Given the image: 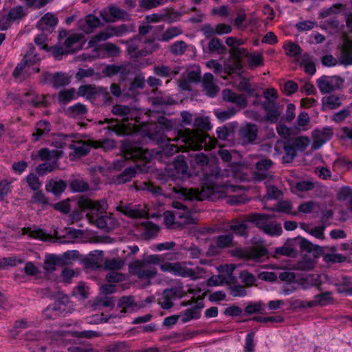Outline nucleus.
<instances>
[{"instance_id": "obj_6", "label": "nucleus", "mask_w": 352, "mask_h": 352, "mask_svg": "<svg viewBox=\"0 0 352 352\" xmlns=\"http://www.w3.org/2000/svg\"><path fill=\"white\" fill-rule=\"evenodd\" d=\"M333 135L331 128L324 127L322 129H315L312 131V137L314 138L313 148L318 149L320 148L324 143L329 141Z\"/></svg>"}, {"instance_id": "obj_46", "label": "nucleus", "mask_w": 352, "mask_h": 352, "mask_svg": "<svg viewBox=\"0 0 352 352\" xmlns=\"http://www.w3.org/2000/svg\"><path fill=\"white\" fill-rule=\"evenodd\" d=\"M344 8V6L342 3H337L333 4L329 8L322 10L319 13V17L320 19H324L333 14H338L341 12V10Z\"/></svg>"}, {"instance_id": "obj_29", "label": "nucleus", "mask_w": 352, "mask_h": 352, "mask_svg": "<svg viewBox=\"0 0 352 352\" xmlns=\"http://www.w3.org/2000/svg\"><path fill=\"white\" fill-rule=\"evenodd\" d=\"M179 14L177 12H175L172 10H168L164 14H152L146 16V20L149 22L152 23H157L160 22L163 18L170 20V21H175L177 18H178Z\"/></svg>"}, {"instance_id": "obj_1", "label": "nucleus", "mask_w": 352, "mask_h": 352, "mask_svg": "<svg viewBox=\"0 0 352 352\" xmlns=\"http://www.w3.org/2000/svg\"><path fill=\"white\" fill-rule=\"evenodd\" d=\"M121 151L126 160H132L136 163L135 166L126 168L122 172L126 175L128 178L135 177L138 173H146L148 171L147 166L152 160V155L137 143L131 142H124L121 146Z\"/></svg>"}, {"instance_id": "obj_51", "label": "nucleus", "mask_w": 352, "mask_h": 352, "mask_svg": "<svg viewBox=\"0 0 352 352\" xmlns=\"http://www.w3.org/2000/svg\"><path fill=\"white\" fill-rule=\"evenodd\" d=\"M121 65L108 64L102 69V74L108 78H112L120 72Z\"/></svg>"}, {"instance_id": "obj_39", "label": "nucleus", "mask_w": 352, "mask_h": 352, "mask_svg": "<svg viewBox=\"0 0 352 352\" xmlns=\"http://www.w3.org/2000/svg\"><path fill=\"white\" fill-rule=\"evenodd\" d=\"M342 63L345 65H352V40L347 42L342 51Z\"/></svg>"}, {"instance_id": "obj_54", "label": "nucleus", "mask_w": 352, "mask_h": 352, "mask_svg": "<svg viewBox=\"0 0 352 352\" xmlns=\"http://www.w3.org/2000/svg\"><path fill=\"white\" fill-rule=\"evenodd\" d=\"M101 49L107 53L109 57H116L118 56L120 52V47L112 43L102 44Z\"/></svg>"}, {"instance_id": "obj_22", "label": "nucleus", "mask_w": 352, "mask_h": 352, "mask_svg": "<svg viewBox=\"0 0 352 352\" xmlns=\"http://www.w3.org/2000/svg\"><path fill=\"white\" fill-rule=\"evenodd\" d=\"M283 49L285 54L287 56L293 57L296 62L298 63V60L300 59L302 50L298 44L289 41L283 45Z\"/></svg>"}, {"instance_id": "obj_25", "label": "nucleus", "mask_w": 352, "mask_h": 352, "mask_svg": "<svg viewBox=\"0 0 352 352\" xmlns=\"http://www.w3.org/2000/svg\"><path fill=\"white\" fill-rule=\"evenodd\" d=\"M241 50L248 57V63L250 68L253 69L264 65L265 59L261 53H248L245 49L242 48Z\"/></svg>"}, {"instance_id": "obj_9", "label": "nucleus", "mask_w": 352, "mask_h": 352, "mask_svg": "<svg viewBox=\"0 0 352 352\" xmlns=\"http://www.w3.org/2000/svg\"><path fill=\"white\" fill-rule=\"evenodd\" d=\"M99 123L100 124H109L104 129L111 131L118 136H125L129 134V129L125 124L119 123L117 119L104 118L103 120H100Z\"/></svg>"}, {"instance_id": "obj_32", "label": "nucleus", "mask_w": 352, "mask_h": 352, "mask_svg": "<svg viewBox=\"0 0 352 352\" xmlns=\"http://www.w3.org/2000/svg\"><path fill=\"white\" fill-rule=\"evenodd\" d=\"M171 274L181 277H191L194 274L192 269L183 266L180 263H173Z\"/></svg>"}, {"instance_id": "obj_3", "label": "nucleus", "mask_w": 352, "mask_h": 352, "mask_svg": "<svg viewBox=\"0 0 352 352\" xmlns=\"http://www.w3.org/2000/svg\"><path fill=\"white\" fill-rule=\"evenodd\" d=\"M35 47L32 44H30L28 51L26 52L22 60L17 64L14 69L13 76L14 78L19 77L26 66L34 67L36 65V67H33V70L35 72H38L40 71L38 65H39L41 58V56L35 52Z\"/></svg>"}, {"instance_id": "obj_10", "label": "nucleus", "mask_w": 352, "mask_h": 352, "mask_svg": "<svg viewBox=\"0 0 352 352\" xmlns=\"http://www.w3.org/2000/svg\"><path fill=\"white\" fill-rule=\"evenodd\" d=\"M294 240L296 243L299 245L300 249L302 252H307L308 253L312 252L316 256L321 254L322 252V247L313 244L311 241L306 239L305 238L298 236Z\"/></svg>"}, {"instance_id": "obj_16", "label": "nucleus", "mask_w": 352, "mask_h": 352, "mask_svg": "<svg viewBox=\"0 0 352 352\" xmlns=\"http://www.w3.org/2000/svg\"><path fill=\"white\" fill-rule=\"evenodd\" d=\"M102 89V87H96L95 85H80L78 88L77 95L78 96L85 97L87 100H93L96 98L98 91Z\"/></svg>"}, {"instance_id": "obj_47", "label": "nucleus", "mask_w": 352, "mask_h": 352, "mask_svg": "<svg viewBox=\"0 0 352 352\" xmlns=\"http://www.w3.org/2000/svg\"><path fill=\"white\" fill-rule=\"evenodd\" d=\"M22 263L23 261L21 259L17 258L15 256L0 258V270H6L9 267H15Z\"/></svg>"}, {"instance_id": "obj_63", "label": "nucleus", "mask_w": 352, "mask_h": 352, "mask_svg": "<svg viewBox=\"0 0 352 352\" xmlns=\"http://www.w3.org/2000/svg\"><path fill=\"white\" fill-rule=\"evenodd\" d=\"M128 346L125 342H116L109 344L106 352H127Z\"/></svg>"}, {"instance_id": "obj_30", "label": "nucleus", "mask_w": 352, "mask_h": 352, "mask_svg": "<svg viewBox=\"0 0 352 352\" xmlns=\"http://www.w3.org/2000/svg\"><path fill=\"white\" fill-rule=\"evenodd\" d=\"M244 312L245 315L264 314L265 313V305L261 301L250 302L245 307Z\"/></svg>"}, {"instance_id": "obj_5", "label": "nucleus", "mask_w": 352, "mask_h": 352, "mask_svg": "<svg viewBox=\"0 0 352 352\" xmlns=\"http://www.w3.org/2000/svg\"><path fill=\"white\" fill-rule=\"evenodd\" d=\"M69 298L64 296L56 300L54 303L49 305L43 311L46 318L54 320L59 316H65L67 311V302Z\"/></svg>"}, {"instance_id": "obj_17", "label": "nucleus", "mask_w": 352, "mask_h": 352, "mask_svg": "<svg viewBox=\"0 0 352 352\" xmlns=\"http://www.w3.org/2000/svg\"><path fill=\"white\" fill-rule=\"evenodd\" d=\"M257 127L254 124L249 123L239 131L241 138L247 142H253L257 136Z\"/></svg>"}, {"instance_id": "obj_15", "label": "nucleus", "mask_w": 352, "mask_h": 352, "mask_svg": "<svg viewBox=\"0 0 352 352\" xmlns=\"http://www.w3.org/2000/svg\"><path fill=\"white\" fill-rule=\"evenodd\" d=\"M204 307L203 302H197L194 307L186 309L182 316V321L188 322L193 319H199L201 316L200 310Z\"/></svg>"}, {"instance_id": "obj_4", "label": "nucleus", "mask_w": 352, "mask_h": 352, "mask_svg": "<svg viewBox=\"0 0 352 352\" xmlns=\"http://www.w3.org/2000/svg\"><path fill=\"white\" fill-rule=\"evenodd\" d=\"M344 82V79L339 76H329L323 75L317 80L316 83L320 91L324 94L340 89Z\"/></svg>"}, {"instance_id": "obj_41", "label": "nucleus", "mask_w": 352, "mask_h": 352, "mask_svg": "<svg viewBox=\"0 0 352 352\" xmlns=\"http://www.w3.org/2000/svg\"><path fill=\"white\" fill-rule=\"evenodd\" d=\"M182 34V31L177 27H171L164 32L158 40L162 42H167Z\"/></svg>"}, {"instance_id": "obj_42", "label": "nucleus", "mask_w": 352, "mask_h": 352, "mask_svg": "<svg viewBox=\"0 0 352 352\" xmlns=\"http://www.w3.org/2000/svg\"><path fill=\"white\" fill-rule=\"evenodd\" d=\"M153 73L162 78H171L172 76L176 74V72H174L170 67L163 65L154 66Z\"/></svg>"}, {"instance_id": "obj_21", "label": "nucleus", "mask_w": 352, "mask_h": 352, "mask_svg": "<svg viewBox=\"0 0 352 352\" xmlns=\"http://www.w3.org/2000/svg\"><path fill=\"white\" fill-rule=\"evenodd\" d=\"M46 76H51L50 80L53 87L55 89L65 87L70 83L69 77L63 72H56L52 75L46 74Z\"/></svg>"}, {"instance_id": "obj_19", "label": "nucleus", "mask_w": 352, "mask_h": 352, "mask_svg": "<svg viewBox=\"0 0 352 352\" xmlns=\"http://www.w3.org/2000/svg\"><path fill=\"white\" fill-rule=\"evenodd\" d=\"M100 25L101 21L98 16L89 14L85 17V24L81 26V30L85 33H91Z\"/></svg>"}, {"instance_id": "obj_13", "label": "nucleus", "mask_w": 352, "mask_h": 352, "mask_svg": "<svg viewBox=\"0 0 352 352\" xmlns=\"http://www.w3.org/2000/svg\"><path fill=\"white\" fill-rule=\"evenodd\" d=\"M67 184L65 181L59 179H50L45 186L47 192H52L55 196L60 195L66 189Z\"/></svg>"}, {"instance_id": "obj_33", "label": "nucleus", "mask_w": 352, "mask_h": 352, "mask_svg": "<svg viewBox=\"0 0 352 352\" xmlns=\"http://www.w3.org/2000/svg\"><path fill=\"white\" fill-rule=\"evenodd\" d=\"M25 15L26 13L24 12L23 7L17 6L10 10L6 16V21L8 23L12 24L14 21L22 19Z\"/></svg>"}, {"instance_id": "obj_43", "label": "nucleus", "mask_w": 352, "mask_h": 352, "mask_svg": "<svg viewBox=\"0 0 352 352\" xmlns=\"http://www.w3.org/2000/svg\"><path fill=\"white\" fill-rule=\"evenodd\" d=\"M268 254V250L264 247H255L253 248L249 253L250 258L256 262L261 261L262 258L266 256Z\"/></svg>"}, {"instance_id": "obj_12", "label": "nucleus", "mask_w": 352, "mask_h": 352, "mask_svg": "<svg viewBox=\"0 0 352 352\" xmlns=\"http://www.w3.org/2000/svg\"><path fill=\"white\" fill-rule=\"evenodd\" d=\"M78 205L82 211L89 210L91 212L96 211L102 213L104 210L100 201H92L88 197H82L78 199Z\"/></svg>"}, {"instance_id": "obj_53", "label": "nucleus", "mask_w": 352, "mask_h": 352, "mask_svg": "<svg viewBox=\"0 0 352 352\" xmlns=\"http://www.w3.org/2000/svg\"><path fill=\"white\" fill-rule=\"evenodd\" d=\"M339 200H346L349 199L350 209L352 211V188L349 186H343L338 192Z\"/></svg>"}, {"instance_id": "obj_58", "label": "nucleus", "mask_w": 352, "mask_h": 352, "mask_svg": "<svg viewBox=\"0 0 352 352\" xmlns=\"http://www.w3.org/2000/svg\"><path fill=\"white\" fill-rule=\"evenodd\" d=\"M26 181L28 186L34 191H36L41 188V183L36 175L33 173H30L27 175Z\"/></svg>"}, {"instance_id": "obj_45", "label": "nucleus", "mask_w": 352, "mask_h": 352, "mask_svg": "<svg viewBox=\"0 0 352 352\" xmlns=\"http://www.w3.org/2000/svg\"><path fill=\"white\" fill-rule=\"evenodd\" d=\"M322 102L330 109H335L342 104L340 98L334 94L324 97L322 98Z\"/></svg>"}, {"instance_id": "obj_18", "label": "nucleus", "mask_w": 352, "mask_h": 352, "mask_svg": "<svg viewBox=\"0 0 352 352\" xmlns=\"http://www.w3.org/2000/svg\"><path fill=\"white\" fill-rule=\"evenodd\" d=\"M332 293L331 292H324L316 294L314 297V300L310 301V303L308 304L309 306H312V307H315L317 306H327L330 304L331 302L333 301V298L331 297Z\"/></svg>"}, {"instance_id": "obj_14", "label": "nucleus", "mask_w": 352, "mask_h": 352, "mask_svg": "<svg viewBox=\"0 0 352 352\" xmlns=\"http://www.w3.org/2000/svg\"><path fill=\"white\" fill-rule=\"evenodd\" d=\"M58 23V18L52 13L45 14L38 22V26L48 31L53 30Z\"/></svg>"}, {"instance_id": "obj_38", "label": "nucleus", "mask_w": 352, "mask_h": 352, "mask_svg": "<svg viewBox=\"0 0 352 352\" xmlns=\"http://www.w3.org/2000/svg\"><path fill=\"white\" fill-rule=\"evenodd\" d=\"M236 113V110L234 107H230L226 110L215 109L214 114L217 118L221 122H225L227 120L232 118Z\"/></svg>"}, {"instance_id": "obj_55", "label": "nucleus", "mask_w": 352, "mask_h": 352, "mask_svg": "<svg viewBox=\"0 0 352 352\" xmlns=\"http://www.w3.org/2000/svg\"><path fill=\"white\" fill-rule=\"evenodd\" d=\"M324 260L331 263H341L346 261V257L340 253H327L324 256Z\"/></svg>"}, {"instance_id": "obj_59", "label": "nucleus", "mask_w": 352, "mask_h": 352, "mask_svg": "<svg viewBox=\"0 0 352 352\" xmlns=\"http://www.w3.org/2000/svg\"><path fill=\"white\" fill-rule=\"evenodd\" d=\"M157 124L160 129L168 132L173 129L174 122L172 120H168L164 116H160L157 118Z\"/></svg>"}, {"instance_id": "obj_35", "label": "nucleus", "mask_w": 352, "mask_h": 352, "mask_svg": "<svg viewBox=\"0 0 352 352\" xmlns=\"http://www.w3.org/2000/svg\"><path fill=\"white\" fill-rule=\"evenodd\" d=\"M136 305L133 296H122L118 303V307L121 308V312L126 314L129 309H133Z\"/></svg>"}, {"instance_id": "obj_23", "label": "nucleus", "mask_w": 352, "mask_h": 352, "mask_svg": "<svg viewBox=\"0 0 352 352\" xmlns=\"http://www.w3.org/2000/svg\"><path fill=\"white\" fill-rule=\"evenodd\" d=\"M269 215L264 213H251L248 216V221L263 231L267 224Z\"/></svg>"}, {"instance_id": "obj_49", "label": "nucleus", "mask_w": 352, "mask_h": 352, "mask_svg": "<svg viewBox=\"0 0 352 352\" xmlns=\"http://www.w3.org/2000/svg\"><path fill=\"white\" fill-rule=\"evenodd\" d=\"M263 232L271 236H278L283 233L282 227L278 223H267Z\"/></svg>"}, {"instance_id": "obj_31", "label": "nucleus", "mask_w": 352, "mask_h": 352, "mask_svg": "<svg viewBox=\"0 0 352 352\" xmlns=\"http://www.w3.org/2000/svg\"><path fill=\"white\" fill-rule=\"evenodd\" d=\"M230 229L237 236L247 238L249 236L248 226L246 223L235 221L230 226Z\"/></svg>"}, {"instance_id": "obj_28", "label": "nucleus", "mask_w": 352, "mask_h": 352, "mask_svg": "<svg viewBox=\"0 0 352 352\" xmlns=\"http://www.w3.org/2000/svg\"><path fill=\"white\" fill-rule=\"evenodd\" d=\"M76 91L74 88L64 89L58 94L57 100L61 104H67L73 100L77 98L75 96Z\"/></svg>"}, {"instance_id": "obj_44", "label": "nucleus", "mask_w": 352, "mask_h": 352, "mask_svg": "<svg viewBox=\"0 0 352 352\" xmlns=\"http://www.w3.org/2000/svg\"><path fill=\"white\" fill-rule=\"evenodd\" d=\"M69 148L74 150L75 155L78 157L86 156L91 150V146L85 142H83L81 145L70 144Z\"/></svg>"}, {"instance_id": "obj_7", "label": "nucleus", "mask_w": 352, "mask_h": 352, "mask_svg": "<svg viewBox=\"0 0 352 352\" xmlns=\"http://www.w3.org/2000/svg\"><path fill=\"white\" fill-rule=\"evenodd\" d=\"M109 14L113 18L111 19L107 17L105 11H100V16L106 22H113L115 20H124L128 21L130 19V14L124 10L121 9L113 4H111L109 8Z\"/></svg>"}, {"instance_id": "obj_50", "label": "nucleus", "mask_w": 352, "mask_h": 352, "mask_svg": "<svg viewBox=\"0 0 352 352\" xmlns=\"http://www.w3.org/2000/svg\"><path fill=\"white\" fill-rule=\"evenodd\" d=\"M50 206L53 208L55 210L60 212L63 214H67L71 210V206L69 204V199L54 204L51 203Z\"/></svg>"}, {"instance_id": "obj_60", "label": "nucleus", "mask_w": 352, "mask_h": 352, "mask_svg": "<svg viewBox=\"0 0 352 352\" xmlns=\"http://www.w3.org/2000/svg\"><path fill=\"white\" fill-rule=\"evenodd\" d=\"M32 201L34 204H38L45 206H50V204L48 201L47 197L45 195L41 190H36L34 195L32 196Z\"/></svg>"}, {"instance_id": "obj_52", "label": "nucleus", "mask_w": 352, "mask_h": 352, "mask_svg": "<svg viewBox=\"0 0 352 352\" xmlns=\"http://www.w3.org/2000/svg\"><path fill=\"white\" fill-rule=\"evenodd\" d=\"M124 265V262L119 258H109L106 259L104 261V267L110 272L120 270Z\"/></svg>"}, {"instance_id": "obj_36", "label": "nucleus", "mask_w": 352, "mask_h": 352, "mask_svg": "<svg viewBox=\"0 0 352 352\" xmlns=\"http://www.w3.org/2000/svg\"><path fill=\"white\" fill-rule=\"evenodd\" d=\"M63 259L58 256L49 254L45 260L44 270L47 272H52L55 270V267L58 265L63 264Z\"/></svg>"}, {"instance_id": "obj_64", "label": "nucleus", "mask_w": 352, "mask_h": 352, "mask_svg": "<svg viewBox=\"0 0 352 352\" xmlns=\"http://www.w3.org/2000/svg\"><path fill=\"white\" fill-rule=\"evenodd\" d=\"M255 332H249L245 339L244 352H254L255 348L254 344Z\"/></svg>"}, {"instance_id": "obj_62", "label": "nucleus", "mask_w": 352, "mask_h": 352, "mask_svg": "<svg viewBox=\"0 0 352 352\" xmlns=\"http://www.w3.org/2000/svg\"><path fill=\"white\" fill-rule=\"evenodd\" d=\"M111 113L115 116L127 117L131 113V109L126 105L115 104L112 107Z\"/></svg>"}, {"instance_id": "obj_57", "label": "nucleus", "mask_w": 352, "mask_h": 352, "mask_svg": "<svg viewBox=\"0 0 352 352\" xmlns=\"http://www.w3.org/2000/svg\"><path fill=\"white\" fill-rule=\"evenodd\" d=\"M294 144L297 151H304L309 144V140L307 137L300 136L294 140H291Z\"/></svg>"}, {"instance_id": "obj_20", "label": "nucleus", "mask_w": 352, "mask_h": 352, "mask_svg": "<svg viewBox=\"0 0 352 352\" xmlns=\"http://www.w3.org/2000/svg\"><path fill=\"white\" fill-rule=\"evenodd\" d=\"M88 112L87 106L82 103L77 102L68 107L65 109V114L70 118H77L86 115Z\"/></svg>"}, {"instance_id": "obj_24", "label": "nucleus", "mask_w": 352, "mask_h": 352, "mask_svg": "<svg viewBox=\"0 0 352 352\" xmlns=\"http://www.w3.org/2000/svg\"><path fill=\"white\" fill-rule=\"evenodd\" d=\"M173 166L175 173L179 176L184 177L188 175V164L184 155L177 156L173 162Z\"/></svg>"}, {"instance_id": "obj_26", "label": "nucleus", "mask_w": 352, "mask_h": 352, "mask_svg": "<svg viewBox=\"0 0 352 352\" xmlns=\"http://www.w3.org/2000/svg\"><path fill=\"white\" fill-rule=\"evenodd\" d=\"M51 125L50 122L47 120H41L36 124V131L32 133L33 141L37 142L40 138L50 133Z\"/></svg>"}, {"instance_id": "obj_56", "label": "nucleus", "mask_w": 352, "mask_h": 352, "mask_svg": "<svg viewBox=\"0 0 352 352\" xmlns=\"http://www.w3.org/2000/svg\"><path fill=\"white\" fill-rule=\"evenodd\" d=\"M208 48L210 52H217L218 53H222L226 49L220 39L217 37L210 39L208 44Z\"/></svg>"}, {"instance_id": "obj_11", "label": "nucleus", "mask_w": 352, "mask_h": 352, "mask_svg": "<svg viewBox=\"0 0 352 352\" xmlns=\"http://www.w3.org/2000/svg\"><path fill=\"white\" fill-rule=\"evenodd\" d=\"M300 67H303L304 72L310 76H313L316 73V64L314 57L307 52L303 53L300 59L298 60Z\"/></svg>"}, {"instance_id": "obj_61", "label": "nucleus", "mask_w": 352, "mask_h": 352, "mask_svg": "<svg viewBox=\"0 0 352 352\" xmlns=\"http://www.w3.org/2000/svg\"><path fill=\"white\" fill-rule=\"evenodd\" d=\"M186 50V44L183 41H175L170 47V52L175 56L183 54Z\"/></svg>"}, {"instance_id": "obj_37", "label": "nucleus", "mask_w": 352, "mask_h": 352, "mask_svg": "<svg viewBox=\"0 0 352 352\" xmlns=\"http://www.w3.org/2000/svg\"><path fill=\"white\" fill-rule=\"evenodd\" d=\"M69 188L72 192H84L89 189V184L81 179H73L69 184Z\"/></svg>"}, {"instance_id": "obj_8", "label": "nucleus", "mask_w": 352, "mask_h": 352, "mask_svg": "<svg viewBox=\"0 0 352 352\" xmlns=\"http://www.w3.org/2000/svg\"><path fill=\"white\" fill-rule=\"evenodd\" d=\"M129 268L132 272L141 279H151L155 278L157 274L155 268L151 270L144 269V263L140 260H136L130 264Z\"/></svg>"}, {"instance_id": "obj_48", "label": "nucleus", "mask_w": 352, "mask_h": 352, "mask_svg": "<svg viewBox=\"0 0 352 352\" xmlns=\"http://www.w3.org/2000/svg\"><path fill=\"white\" fill-rule=\"evenodd\" d=\"M12 192L11 182L8 179L0 181V203L4 201L8 195Z\"/></svg>"}, {"instance_id": "obj_34", "label": "nucleus", "mask_w": 352, "mask_h": 352, "mask_svg": "<svg viewBox=\"0 0 352 352\" xmlns=\"http://www.w3.org/2000/svg\"><path fill=\"white\" fill-rule=\"evenodd\" d=\"M242 54V50L241 48H236L233 50L231 55L234 58V60L232 63L227 65V67L230 72H234L241 69L242 65L240 59Z\"/></svg>"}, {"instance_id": "obj_27", "label": "nucleus", "mask_w": 352, "mask_h": 352, "mask_svg": "<svg viewBox=\"0 0 352 352\" xmlns=\"http://www.w3.org/2000/svg\"><path fill=\"white\" fill-rule=\"evenodd\" d=\"M283 149L285 151V155L283 159L285 162H292L297 155V150L294 146L292 140H288L284 143Z\"/></svg>"}, {"instance_id": "obj_40", "label": "nucleus", "mask_w": 352, "mask_h": 352, "mask_svg": "<svg viewBox=\"0 0 352 352\" xmlns=\"http://www.w3.org/2000/svg\"><path fill=\"white\" fill-rule=\"evenodd\" d=\"M216 245L219 248L232 246L233 242L232 234L219 235L215 238Z\"/></svg>"}, {"instance_id": "obj_2", "label": "nucleus", "mask_w": 352, "mask_h": 352, "mask_svg": "<svg viewBox=\"0 0 352 352\" xmlns=\"http://www.w3.org/2000/svg\"><path fill=\"white\" fill-rule=\"evenodd\" d=\"M221 179L219 167L214 166L205 170L201 181V195L206 197H211L214 194L221 192L223 188Z\"/></svg>"}]
</instances>
